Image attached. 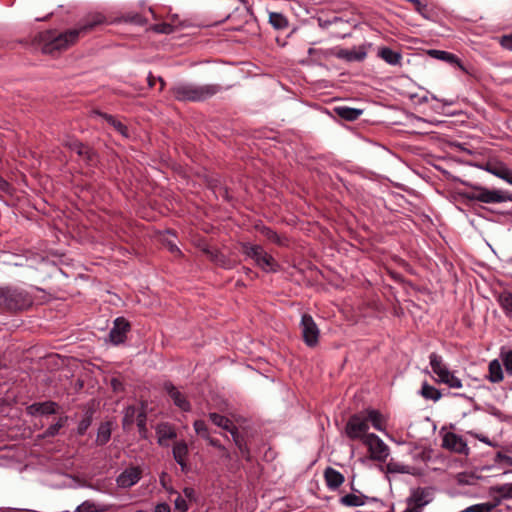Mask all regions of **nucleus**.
I'll list each match as a JSON object with an SVG mask.
<instances>
[{"label": "nucleus", "instance_id": "obj_1", "mask_svg": "<svg viewBox=\"0 0 512 512\" xmlns=\"http://www.w3.org/2000/svg\"><path fill=\"white\" fill-rule=\"evenodd\" d=\"M36 40L42 53L56 56L75 45L78 42L79 37L74 29H69L64 32L46 30L40 32L37 35Z\"/></svg>", "mask_w": 512, "mask_h": 512}, {"label": "nucleus", "instance_id": "obj_2", "mask_svg": "<svg viewBox=\"0 0 512 512\" xmlns=\"http://www.w3.org/2000/svg\"><path fill=\"white\" fill-rule=\"evenodd\" d=\"M221 91L217 84L197 85L188 82H179L170 89L172 96L178 101H205Z\"/></svg>", "mask_w": 512, "mask_h": 512}, {"label": "nucleus", "instance_id": "obj_3", "mask_svg": "<svg viewBox=\"0 0 512 512\" xmlns=\"http://www.w3.org/2000/svg\"><path fill=\"white\" fill-rule=\"evenodd\" d=\"M33 304L32 296L24 289L14 286L0 287V308L7 311H21Z\"/></svg>", "mask_w": 512, "mask_h": 512}, {"label": "nucleus", "instance_id": "obj_4", "mask_svg": "<svg viewBox=\"0 0 512 512\" xmlns=\"http://www.w3.org/2000/svg\"><path fill=\"white\" fill-rule=\"evenodd\" d=\"M369 429L368 419L366 416L361 414L352 415L345 427V432L348 438L351 440H361L364 442V438L369 434L367 433Z\"/></svg>", "mask_w": 512, "mask_h": 512}, {"label": "nucleus", "instance_id": "obj_5", "mask_svg": "<svg viewBox=\"0 0 512 512\" xmlns=\"http://www.w3.org/2000/svg\"><path fill=\"white\" fill-rule=\"evenodd\" d=\"M364 445L368 447L370 458L384 462L389 456V447L376 434L370 433L364 438Z\"/></svg>", "mask_w": 512, "mask_h": 512}, {"label": "nucleus", "instance_id": "obj_6", "mask_svg": "<svg viewBox=\"0 0 512 512\" xmlns=\"http://www.w3.org/2000/svg\"><path fill=\"white\" fill-rule=\"evenodd\" d=\"M300 327L304 343L308 347H315L319 342L320 330L314 319L309 314H303Z\"/></svg>", "mask_w": 512, "mask_h": 512}, {"label": "nucleus", "instance_id": "obj_7", "mask_svg": "<svg viewBox=\"0 0 512 512\" xmlns=\"http://www.w3.org/2000/svg\"><path fill=\"white\" fill-rule=\"evenodd\" d=\"M105 23H107L106 16L102 12L93 11V12L86 14L79 21L77 26L73 29L77 32V35L80 38L81 35H85V34L91 32L97 26L103 25Z\"/></svg>", "mask_w": 512, "mask_h": 512}, {"label": "nucleus", "instance_id": "obj_8", "mask_svg": "<svg viewBox=\"0 0 512 512\" xmlns=\"http://www.w3.org/2000/svg\"><path fill=\"white\" fill-rule=\"evenodd\" d=\"M482 170L506 181L512 185V170L502 161L492 158L482 164Z\"/></svg>", "mask_w": 512, "mask_h": 512}, {"label": "nucleus", "instance_id": "obj_9", "mask_svg": "<svg viewBox=\"0 0 512 512\" xmlns=\"http://www.w3.org/2000/svg\"><path fill=\"white\" fill-rule=\"evenodd\" d=\"M202 252L209 258L215 265L230 270L236 266V261L230 259L219 250L204 245L201 248Z\"/></svg>", "mask_w": 512, "mask_h": 512}, {"label": "nucleus", "instance_id": "obj_10", "mask_svg": "<svg viewBox=\"0 0 512 512\" xmlns=\"http://www.w3.org/2000/svg\"><path fill=\"white\" fill-rule=\"evenodd\" d=\"M142 475V470L138 466L126 468L117 478L116 483L120 488H130L135 485Z\"/></svg>", "mask_w": 512, "mask_h": 512}, {"label": "nucleus", "instance_id": "obj_11", "mask_svg": "<svg viewBox=\"0 0 512 512\" xmlns=\"http://www.w3.org/2000/svg\"><path fill=\"white\" fill-rule=\"evenodd\" d=\"M130 330L129 322L123 318L118 317L114 321V325L110 330L109 337L112 343L121 344L126 340L127 333Z\"/></svg>", "mask_w": 512, "mask_h": 512}, {"label": "nucleus", "instance_id": "obj_12", "mask_svg": "<svg viewBox=\"0 0 512 512\" xmlns=\"http://www.w3.org/2000/svg\"><path fill=\"white\" fill-rule=\"evenodd\" d=\"M173 458L176 463L180 466L182 472L189 471L188 455L189 448L184 440H180L174 443L172 448Z\"/></svg>", "mask_w": 512, "mask_h": 512}, {"label": "nucleus", "instance_id": "obj_13", "mask_svg": "<svg viewBox=\"0 0 512 512\" xmlns=\"http://www.w3.org/2000/svg\"><path fill=\"white\" fill-rule=\"evenodd\" d=\"M367 56V51L364 46L354 47L352 49H343L336 47L334 57L343 59L347 62L363 61Z\"/></svg>", "mask_w": 512, "mask_h": 512}, {"label": "nucleus", "instance_id": "obj_14", "mask_svg": "<svg viewBox=\"0 0 512 512\" xmlns=\"http://www.w3.org/2000/svg\"><path fill=\"white\" fill-rule=\"evenodd\" d=\"M64 146L70 149L71 151L76 152L77 155H79L83 160L87 162L93 161V158L95 156L94 151L87 145L78 141L77 139L67 138L64 141Z\"/></svg>", "mask_w": 512, "mask_h": 512}, {"label": "nucleus", "instance_id": "obj_15", "mask_svg": "<svg viewBox=\"0 0 512 512\" xmlns=\"http://www.w3.org/2000/svg\"><path fill=\"white\" fill-rule=\"evenodd\" d=\"M431 501L430 492L425 488H418L414 490L411 496L407 499L409 506H412L418 512H422L424 506Z\"/></svg>", "mask_w": 512, "mask_h": 512}, {"label": "nucleus", "instance_id": "obj_16", "mask_svg": "<svg viewBox=\"0 0 512 512\" xmlns=\"http://www.w3.org/2000/svg\"><path fill=\"white\" fill-rule=\"evenodd\" d=\"M164 389L173 400L174 404L184 412H188L191 410V404L185 397L183 393H181L172 383L167 382L164 384Z\"/></svg>", "mask_w": 512, "mask_h": 512}, {"label": "nucleus", "instance_id": "obj_17", "mask_svg": "<svg viewBox=\"0 0 512 512\" xmlns=\"http://www.w3.org/2000/svg\"><path fill=\"white\" fill-rule=\"evenodd\" d=\"M491 491L496 493L498 497L495 496L496 501L494 503H482V512H490L499 504L500 499L512 498V483L493 487Z\"/></svg>", "mask_w": 512, "mask_h": 512}, {"label": "nucleus", "instance_id": "obj_18", "mask_svg": "<svg viewBox=\"0 0 512 512\" xmlns=\"http://www.w3.org/2000/svg\"><path fill=\"white\" fill-rule=\"evenodd\" d=\"M507 201H512V194L500 189L482 187V203H503Z\"/></svg>", "mask_w": 512, "mask_h": 512}, {"label": "nucleus", "instance_id": "obj_19", "mask_svg": "<svg viewBox=\"0 0 512 512\" xmlns=\"http://www.w3.org/2000/svg\"><path fill=\"white\" fill-rule=\"evenodd\" d=\"M58 404L53 401H45L33 403L26 408V412L30 416L51 415L57 412Z\"/></svg>", "mask_w": 512, "mask_h": 512}, {"label": "nucleus", "instance_id": "obj_20", "mask_svg": "<svg viewBox=\"0 0 512 512\" xmlns=\"http://www.w3.org/2000/svg\"><path fill=\"white\" fill-rule=\"evenodd\" d=\"M324 479L330 490L338 489L345 481L344 475L332 467L324 470Z\"/></svg>", "mask_w": 512, "mask_h": 512}, {"label": "nucleus", "instance_id": "obj_21", "mask_svg": "<svg viewBox=\"0 0 512 512\" xmlns=\"http://www.w3.org/2000/svg\"><path fill=\"white\" fill-rule=\"evenodd\" d=\"M240 247L241 252L245 255V257L252 259L255 265H257L260 258L265 253V249L261 245L252 244L250 242H241Z\"/></svg>", "mask_w": 512, "mask_h": 512}, {"label": "nucleus", "instance_id": "obj_22", "mask_svg": "<svg viewBox=\"0 0 512 512\" xmlns=\"http://www.w3.org/2000/svg\"><path fill=\"white\" fill-rule=\"evenodd\" d=\"M443 446L447 449L453 450L458 453H463L466 450V443L463 441V439L454 434V433H447L443 438Z\"/></svg>", "mask_w": 512, "mask_h": 512}, {"label": "nucleus", "instance_id": "obj_23", "mask_svg": "<svg viewBox=\"0 0 512 512\" xmlns=\"http://www.w3.org/2000/svg\"><path fill=\"white\" fill-rule=\"evenodd\" d=\"M383 61L389 65L400 66L402 61V54L398 51H394L389 47H381L377 53Z\"/></svg>", "mask_w": 512, "mask_h": 512}, {"label": "nucleus", "instance_id": "obj_24", "mask_svg": "<svg viewBox=\"0 0 512 512\" xmlns=\"http://www.w3.org/2000/svg\"><path fill=\"white\" fill-rule=\"evenodd\" d=\"M265 273H275L280 270L279 263L275 260V258L269 254L267 251L260 258L259 262L256 265Z\"/></svg>", "mask_w": 512, "mask_h": 512}, {"label": "nucleus", "instance_id": "obj_25", "mask_svg": "<svg viewBox=\"0 0 512 512\" xmlns=\"http://www.w3.org/2000/svg\"><path fill=\"white\" fill-rule=\"evenodd\" d=\"M368 499L369 497L362 493H350L342 496L339 503L345 507H359L365 505Z\"/></svg>", "mask_w": 512, "mask_h": 512}, {"label": "nucleus", "instance_id": "obj_26", "mask_svg": "<svg viewBox=\"0 0 512 512\" xmlns=\"http://www.w3.org/2000/svg\"><path fill=\"white\" fill-rule=\"evenodd\" d=\"M96 115L102 117L110 126H112L124 138L129 137L128 127L114 116L102 112H95Z\"/></svg>", "mask_w": 512, "mask_h": 512}, {"label": "nucleus", "instance_id": "obj_27", "mask_svg": "<svg viewBox=\"0 0 512 512\" xmlns=\"http://www.w3.org/2000/svg\"><path fill=\"white\" fill-rule=\"evenodd\" d=\"M427 54L434 59L461 66L458 57L453 53L444 50L430 49L427 51Z\"/></svg>", "mask_w": 512, "mask_h": 512}, {"label": "nucleus", "instance_id": "obj_28", "mask_svg": "<svg viewBox=\"0 0 512 512\" xmlns=\"http://www.w3.org/2000/svg\"><path fill=\"white\" fill-rule=\"evenodd\" d=\"M209 419L211 420V422L214 425H216L228 432H230L231 430H234V431L236 430V425H234V423L228 417H226L224 415H220L215 412L209 413Z\"/></svg>", "mask_w": 512, "mask_h": 512}, {"label": "nucleus", "instance_id": "obj_29", "mask_svg": "<svg viewBox=\"0 0 512 512\" xmlns=\"http://www.w3.org/2000/svg\"><path fill=\"white\" fill-rule=\"evenodd\" d=\"M366 418L368 419V423L370 422L373 428L381 432L384 431L386 420L379 411L374 409L367 410Z\"/></svg>", "mask_w": 512, "mask_h": 512}, {"label": "nucleus", "instance_id": "obj_30", "mask_svg": "<svg viewBox=\"0 0 512 512\" xmlns=\"http://www.w3.org/2000/svg\"><path fill=\"white\" fill-rule=\"evenodd\" d=\"M157 435L158 443L161 446L167 445L166 440H172L177 437L175 429L168 424L161 425L157 430Z\"/></svg>", "mask_w": 512, "mask_h": 512}, {"label": "nucleus", "instance_id": "obj_31", "mask_svg": "<svg viewBox=\"0 0 512 512\" xmlns=\"http://www.w3.org/2000/svg\"><path fill=\"white\" fill-rule=\"evenodd\" d=\"M430 365L432 371L440 378L448 369V367L443 363V359L440 355L436 353H431L429 356Z\"/></svg>", "mask_w": 512, "mask_h": 512}, {"label": "nucleus", "instance_id": "obj_32", "mask_svg": "<svg viewBox=\"0 0 512 512\" xmlns=\"http://www.w3.org/2000/svg\"><path fill=\"white\" fill-rule=\"evenodd\" d=\"M494 462L499 469H503V473L512 472V457L507 454L498 452L494 456Z\"/></svg>", "mask_w": 512, "mask_h": 512}, {"label": "nucleus", "instance_id": "obj_33", "mask_svg": "<svg viewBox=\"0 0 512 512\" xmlns=\"http://www.w3.org/2000/svg\"><path fill=\"white\" fill-rule=\"evenodd\" d=\"M107 510V505H100L93 501L86 500L77 506L75 512H105Z\"/></svg>", "mask_w": 512, "mask_h": 512}, {"label": "nucleus", "instance_id": "obj_34", "mask_svg": "<svg viewBox=\"0 0 512 512\" xmlns=\"http://www.w3.org/2000/svg\"><path fill=\"white\" fill-rule=\"evenodd\" d=\"M335 110L341 118L348 121L357 120L362 114V110L346 106L337 107Z\"/></svg>", "mask_w": 512, "mask_h": 512}, {"label": "nucleus", "instance_id": "obj_35", "mask_svg": "<svg viewBox=\"0 0 512 512\" xmlns=\"http://www.w3.org/2000/svg\"><path fill=\"white\" fill-rule=\"evenodd\" d=\"M336 47L331 49H315L309 48L308 53L315 61L328 60L334 57Z\"/></svg>", "mask_w": 512, "mask_h": 512}, {"label": "nucleus", "instance_id": "obj_36", "mask_svg": "<svg viewBox=\"0 0 512 512\" xmlns=\"http://www.w3.org/2000/svg\"><path fill=\"white\" fill-rule=\"evenodd\" d=\"M111 437V425L109 422L102 423L97 431L96 443L98 445H105Z\"/></svg>", "mask_w": 512, "mask_h": 512}, {"label": "nucleus", "instance_id": "obj_37", "mask_svg": "<svg viewBox=\"0 0 512 512\" xmlns=\"http://www.w3.org/2000/svg\"><path fill=\"white\" fill-rule=\"evenodd\" d=\"M414 5L415 10L425 19L434 20L435 12L428 5L423 4L420 0H408Z\"/></svg>", "mask_w": 512, "mask_h": 512}, {"label": "nucleus", "instance_id": "obj_38", "mask_svg": "<svg viewBox=\"0 0 512 512\" xmlns=\"http://www.w3.org/2000/svg\"><path fill=\"white\" fill-rule=\"evenodd\" d=\"M420 394L423 398L427 400L438 401L441 398V392L434 386L428 384L427 382H424L422 384Z\"/></svg>", "mask_w": 512, "mask_h": 512}, {"label": "nucleus", "instance_id": "obj_39", "mask_svg": "<svg viewBox=\"0 0 512 512\" xmlns=\"http://www.w3.org/2000/svg\"><path fill=\"white\" fill-rule=\"evenodd\" d=\"M488 378L491 382H499L503 379V371L501 364L498 360H493L489 364Z\"/></svg>", "mask_w": 512, "mask_h": 512}, {"label": "nucleus", "instance_id": "obj_40", "mask_svg": "<svg viewBox=\"0 0 512 512\" xmlns=\"http://www.w3.org/2000/svg\"><path fill=\"white\" fill-rule=\"evenodd\" d=\"M260 233L267 238L270 242L277 244L279 246L285 245V240L279 236L275 231H273L271 228L262 226L259 229Z\"/></svg>", "mask_w": 512, "mask_h": 512}, {"label": "nucleus", "instance_id": "obj_41", "mask_svg": "<svg viewBox=\"0 0 512 512\" xmlns=\"http://www.w3.org/2000/svg\"><path fill=\"white\" fill-rule=\"evenodd\" d=\"M269 23L278 30L285 29L288 26V21L286 17L277 12H271L269 14Z\"/></svg>", "mask_w": 512, "mask_h": 512}, {"label": "nucleus", "instance_id": "obj_42", "mask_svg": "<svg viewBox=\"0 0 512 512\" xmlns=\"http://www.w3.org/2000/svg\"><path fill=\"white\" fill-rule=\"evenodd\" d=\"M438 381L448 385L450 388L462 387L461 380L458 377H456L454 373L451 372L450 370H447L445 372V375L443 374L440 378H438Z\"/></svg>", "mask_w": 512, "mask_h": 512}, {"label": "nucleus", "instance_id": "obj_43", "mask_svg": "<svg viewBox=\"0 0 512 512\" xmlns=\"http://www.w3.org/2000/svg\"><path fill=\"white\" fill-rule=\"evenodd\" d=\"M138 413H139L138 409L135 406L130 405V406L126 407L124 410V415H123V419H122L123 427L124 428L130 427L134 423Z\"/></svg>", "mask_w": 512, "mask_h": 512}, {"label": "nucleus", "instance_id": "obj_44", "mask_svg": "<svg viewBox=\"0 0 512 512\" xmlns=\"http://www.w3.org/2000/svg\"><path fill=\"white\" fill-rule=\"evenodd\" d=\"M498 301L506 313L512 314V293L503 292L499 295Z\"/></svg>", "mask_w": 512, "mask_h": 512}, {"label": "nucleus", "instance_id": "obj_45", "mask_svg": "<svg viewBox=\"0 0 512 512\" xmlns=\"http://www.w3.org/2000/svg\"><path fill=\"white\" fill-rule=\"evenodd\" d=\"M193 427H194L195 432L199 436L204 438L205 440H207L210 437L208 426L205 423V421L200 420V419L199 420H195L194 423H193Z\"/></svg>", "mask_w": 512, "mask_h": 512}, {"label": "nucleus", "instance_id": "obj_46", "mask_svg": "<svg viewBox=\"0 0 512 512\" xmlns=\"http://www.w3.org/2000/svg\"><path fill=\"white\" fill-rule=\"evenodd\" d=\"M150 30H152L155 33L168 35V34L173 33L175 28L172 24L163 22V23H157V24L152 25L150 27Z\"/></svg>", "mask_w": 512, "mask_h": 512}, {"label": "nucleus", "instance_id": "obj_47", "mask_svg": "<svg viewBox=\"0 0 512 512\" xmlns=\"http://www.w3.org/2000/svg\"><path fill=\"white\" fill-rule=\"evenodd\" d=\"M66 418H59V420L50 425L44 432V437H53L58 434L59 430L65 425Z\"/></svg>", "mask_w": 512, "mask_h": 512}, {"label": "nucleus", "instance_id": "obj_48", "mask_svg": "<svg viewBox=\"0 0 512 512\" xmlns=\"http://www.w3.org/2000/svg\"><path fill=\"white\" fill-rule=\"evenodd\" d=\"M137 426L141 435L146 433V414L143 410L139 411L136 417Z\"/></svg>", "mask_w": 512, "mask_h": 512}, {"label": "nucleus", "instance_id": "obj_49", "mask_svg": "<svg viewBox=\"0 0 512 512\" xmlns=\"http://www.w3.org/2000/svg\"><path fill=\"white\" fill-rule=\"evenodd\" d=\"M91 422H92L91 416H86L85 418H83L79 422L78 427H77L78 434L84 435L86 433L87 429L90 427Z\"/></svg>", "mask_w": 512, "mask_h": 512}, {"label": "nucleus", "instance_id": "obj_50", "mask_svg": "<svg viewBox=\"0 0 512 512\" xmlns=\"http://www.w3.org/2000/svg\"><path fill=\"white\" fill-rule=\"evenodd\" d=\"M175 508L180 512H186L188 510V504L186 500L180 495L175 499Z\"/></svg>", "mask_w": 512, "mask_h": 512}, {"label": "nucleus", "instance_id": "obj_51", "mask_svg": "<svg viewBox=\"0 0 512 512\" xmlns=\"http://www.w3.org/2000/svg\"><path fill=\"white\" fill-rule=\"evenodd\" d=\"M233 438V441L235 442V444L238 446V448L243 452L244 450V446H243V440L239 434V431H238V428L236 427V430H231L229 432Z\"/></svg>", "mask_w": 512, "mask_h": 512}, {"label": "nucleus", "instance_id": "obj_52", "mask_svg": "<svg viewBox=\"0 0 512 512\" xmlns=\"http://www.w3.org/2000/svg\"><path fill=\"white\" fill-rule=\"evenodd\" d=\"M500 44L503 48L512 51V33L502 36Z\"/></svg>", "mask_w": 512, "mask_h": 512}, {"label": "nucleus", "instance_id": "obj_53", "mask_svg": "<svg viewBox=\"0 0 512 512\" xmlns=\"http://www.w3.org/2000/svg\"><path fill=\"white\" fill-rule=\"evenodd\" d=\"M504 366L508 374L512 375V350L504 356Z\"/></svg>", "mask_w": 512, "mask_h": 512}, {"label": "nucleus", "instance_id": "obj_54", "mask_svg": "<svg viewBox=\"0 0 512 512\" xmlns=\"http://www.w3.org/2000/svg\"><path fill=\"white\" fill-rule=\"evenodd\" d=\"M155 512H171V509L167 503H159L155 507Z\"/></svg>", "mask_w": 512, "mask_h": 512}, {"label": "nucleus", "instance_id": "obj_55", "mask_svg": "<svg viewBox=\"0 0 512 512\" xmlns=\"http://www.w3.org/2000/svg\"><path fill=\"white\" fill-rule=\"evenodd\" d=\"M9 189H10L9 183L3 177L0 176V191L8 192Z\"/></svg>", "mask_w": 512, "mask_h": 512}, {"label": "nucleus", "instance_id": "obj_56", "mask_svg": "<svg viewBox=\"0 0 512 512\" xmlns=\"http://www.w3.org/2000/svg\"><path fill=\"white\" fill-rule=\"evenodd\" d=\"M469 201L471 202L474 209H476V206L478 205V202H480V193L473 194L472 197H469Z\"/></svg>", "mask_w": 512, "mask_h": 512}, {"label": "nucleus", "instance_id": "obj_57", "mask_svg": "<svg viewBox=\"0 0 512 512\" xmlns=\"http://www.w3.org/2000/svg\"><path fill=\"white\" fill-rule=\"evenodd\" d=\"M207 442L209 443V445L217 448V447H221V443L218 439H215V438H212V437H209L207 439Z\"/></svg>", "mask_w": 512, "mask_h": 512}, {"label": "nucleus", "instance_id": "obj_58", "mask_svg": "<svg viewBox=\"0 0 512 512\" xmlns=\"http://www.w3.org/2000/svg\"><path fill=\"white\" fill-rule=\"evenodd\" d=\"M183 492L188 498H193L194 496V490L192 488H184Z\"/></svg>", "mask_w": 512, "mask_h": 512}, {"label": "nucleus", "instance_id": "obj_59", "mask_svg": "<svg viewBox=\"0 0 512 512\" xmlns=\"http://www.w3.org/2000/svg\"><path fill=\"white\" fill-rule=\"evenodd\" d=\"M242 271L247 275V276H251L253 274V271L248 268V267H242Z\"/></svg>", "mask_w": 512, "mask_h": 512}, {"label": "nucleus", "instance_id": "obj_60", "mask_svg": "<svg viewBox=\"0 0 512 512\" xmlns=\"http://www.w3.org/2000/svg\"><path fill=\"white\" fill-rule=\"evenodd\" d=\"M154 81H155V78L150 74L148 76V83H149V85L150 86H154V84H155Z\"/></svg>", "mask_w": 512, "mask_h": 512}, {"label": "nucleus", "instance_id": "obj_61", "mask_svg": "<svg viewBox=\"0 0 512 512\" xmlns=\"http://www.w3.org/2000/svg\"><path fill=\"white\" fill-rule=\"evenodd\" d=\"M170 251L173 252V253H175V252L180 253V250H179V248L176 245H171L170 246Z\"/></svg>", "mask_w": 512, "mask_h": 512}, {"label": "nucleus", "instance_id": "obj_62", "mask_svg": "<svg viewBox=\"0 0 512 512\" xmlns=\"http://www.w3.org/2000/svg\"><path fill=\"white\" fill-rule=\"evenodd\" d=\"M403 512H418L416 509H414L412 506L408 505V508H406Z\"/></svg>", "mask_w": 512, "mask_h": 512}, {"label": "nucleus", "instance_id": "obj_63", "mask_svg": "<svg viewBox=\"0 0 512 512\" xmlns=\"http://www.w3.org/2000/svg\"><path fill=\"white\" fill-rule=\"evenodd\" d=\"M158 81L160 82V89L162 90L165 86V81L161 77H158Z\"/></svg>", "mask_w": 512, "mask_h": 512}, {"label": "nucleus", "instance_id": "obj_64", "mask_svg": "<svg viewBox=\"0 0 512 512\" xmlns=\"http://www.w3.org/2000/svg\"><path fill=\"white\" fill-rule=\"evenodd\" d=\"M222 452H226V448L221 444V447H217Z\"/></svg>", "mask_w": 512, "mask_h": 512}]
</instances>
